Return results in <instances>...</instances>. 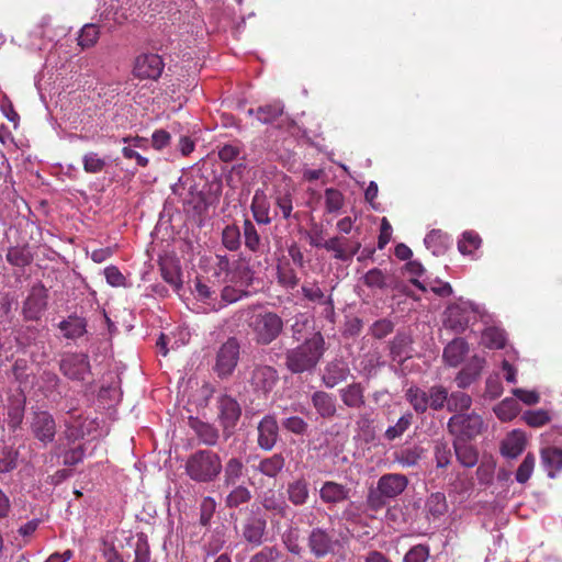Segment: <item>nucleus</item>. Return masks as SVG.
Segmentation results:
<instances>
[{"label":"nucleus","mask_w":562,"mask_h":562,"mask_svg":"<svg viewBox=\"0 0 562 562\" xmlns=\"http://www.w3.org/2000/svg\"><path fill=\"white\" fill-rule=\"evenodd\" d=\"M90 361L86 353L75 352L63 356L59 370L70 380L83 381L90 373Z\"/></svg>","instance_id":"obj_10"},{"label":"nucleus","mask_w":562,"mask_h":562,"mask_svg":"<svg viewBox=\"0 0 562 562\" xmlns=\"http://www.w3.org/2000/svg\"><path fill=\"white\" fill-rule=\"evenodd\" d=\"M218 417L225 430L231 431L235 428L240 415L239 403L229 395H222L217 400Z\"/></svg>","instance_id":"obj_16"},{"label":"nucleus","mask_w":562,"mask_h":562,"mask_svg":"<svg viewBox=\"0 0 562 562\" xmlns=\"http://www.w3.org/2000/svg\"><path fill=\"white\" fill-rule=\"evenodd\" d=\"M193 294L195 299L206 305L204 308L205 312L209 311H218L223 308V304L217 302V293L214 289L202 282V280L196 279L193 286Z\"/></svg>","instance_id":"obj_25"},{"label":"nucleus","mask_w":562,"mask_h":562,"mask_svg":"<svg viewBox=\"0 0 562 562\" xmlns=\"http://www.w3.org/2000/svg\"><path fill=\"white\" fill-rule=\"evenodd\" d=\"M429 558L427 546L417 544L409 549L405 554L403 562H426Z\"/></svg>","instance_id":"obj_63"},{"label":"nucleus","mask_w":562,"mask_h":562,"mask_svg":"<svg viewBox=\"0 0 562 562\" xmlns=\"http://www.w3.org/2000/svg\"><path fill=\"white\" fill-rule=\"evenodd\" d=\"M223 486L231 487L235 486L240 482L244 476L245 465L240 458H229L225 465H223Z\"/></svg>","instance_id":"obj_30"},{"label":"nucleus","mask_w":562,"mask_h":562,"mask_svg":"<svg viewBox=\"0 0 562 562\" xmlns=\"http://www.w3.org/2000/svg\"><path fill=\"white\" fill-rule=\"evenodd\" d=\"M99 27L94 23H89L82 26L78 36V45L81 48H89L93 46L99 38Z\"/></svg>","instance_id":"obj_57"},{"label":"nucleus","mask_w":562,"mask_h":562,"mask_svg":"<svg viewBox=\"0 0 562 562\" xmlns=\"http://www.w3.org/2000/svg\"><path fill=\"white\" fill-rule=\"evenodd\" d=\"M480 307L470 301L459 300L447 307L445 313V326L456 333H462L469 324L476 319Z\"/></svg>","instance_id":"obj_3"},{"label":"nucleus","mask_w":562,"mask_h":562,"mask_svg":"<svg viewBox=\"0 0 562 562\" xmlns=\"http://www.w3.org/2000/svg\"><path fill=\"white\" fill-rule=\"evenodd\" d=\"M342 403L351 408H359L364 404L363 387L360 383H351L339 390Z\"/></svg>","instance_id":"obj_39"},{"label":"nucleus","mask_w":562,"mask_h":562,"mask_svg":"<svg viewBox=\"0 0 562 562\" xmlns=\"http://www.w3.org/2000/svg\"><path fill=\"white\" fill-rule=\"evenodd\" d=\"M31 430L34 437L43 445H48L54 441L56 435V423L53 415L46 411H38L34 413Z\"/></svg>","instance_id":"obj_14"},{"label":"nucleus","mask_w":562,"mask_h":562,"mask_svg":"<svg viewBox=\"0 0 562 562\" xmlns=\"http://www.w3.org/2000/svg\"><path fill=\"white\" fill-rule=\"evenodd\" d=\"M165 68V63L158 54H140L136 57L133 75L138 79L157 80Z\"/></svg>","instance_id":"obj_12"},{"label":"nucleus","mask_w":562,"mask_h":562,"mask_svg":"<svg viewBox=\"0 0 562 562\" xmlns=\"http://www.w3.org/2000/svg\"><path fill=\"white\" fill-rule=\"evenodd\" d=\"M48 305V291L41 282L35 283L22 305V315L25 321H38Z\"/></svg>","instance_id":"obj_8"},{"label":"nucleus","mask_w":562,"mask_h":562,"mask_svg":"<svg viewBox=\"0 0 562 562\" xmlns=\"http://www.w3.org/2000/svg\"><path fill=\"white\" fill-rule=\"evenodd\" d=\"M278 282L285 288L294 289L299 284V277L289 263H281L277 269Z\"/></svg>","instance_id":"obj_54"},{"label":"nucleus","mask_w":562,"mask_h":562,"mask_svg":"<svg viewBox=\"0 0 562 562\" xmlns=\"http://www.w3.org/2000/svg\"><path fill=\"white\" fill-rule=\"evenodd\" d=\"M260 504L267 512L280 518H285L290 510L283 496L274 490L263 492Z\"/></svg>","instance_id":"obj_23"},{"label":"nucleus","mask_w":562,"mask_h":562,"mask_svg":"<svg viewBox=\"0 0 562 562\" xmlns=\"http://www.w3.org/2000/svg\"><path fill=\"white\" fill-rule=\"evenodd\" d=\"M535 463H536V459L531 453H528L524 458V460L519 464V467L516 471V475H515V479L518 483L524 484L530 479V476L533 472V469H535Z\"/></svg>","instance_id":"obj_60"},{"label":"nucleus","mask_w":562,"mask_h":562,"mask_svg":"<svg viewBox=\"0 0 562 562\" xmlns=\"http://www.w3.org/2000/svg\"><path fill=\"white\" fill-rule=\"evenodd\" d=\"M350 374L348 363L342 359H334L326 363L322 373V382L327 389H333L347 380Z\"/></svg>","instance_id":"obj_18"},{"label":"nucleus","mask_w":562,"mask_h":562,"mask_svg":"<svg viewBox=\"0 0 562 562\" xmlns=\"http://www.w3.org/2000/svg\"><path fill=\"white\" fill-rule=\"evenodd\" d=\"M285 459L281 453H274L268 458L262 459L257 465V471L262 475L274 479L283 470Z\"/></svg>","instance_id":"obj_38"},{"label":"nucleus","mask_w":562,"mask_h":562,"mask_svg":"<svg viewBox=\"0 0 562 562\" xmlns=\"http://www.w3.org/2000/svg\"><path fill=\"white\" fill-rule=\"evenodd\" d=\"M484 422L476 413L454 414L448 420L449 431L456 436L454 440H469L482 432Z\"/></svg>","instance_id":"obj_6"},{"label":"nucleus","mask_w":562,"mask_h":562,"mask_svg":"<svg viewBox=\"0 0 562 562\" xmlns=\"http://www.w3.org/2000/svg\"><path fill=\"white\" fill-rule=\"evenodd\" d=\"M243 231L245 247L254 254H263L266 246L255 224L250 220L244 221Z\"/></svg>","instance_id":"obj_34"},{"label":"nucleus","mask_w":562,"mask_h":562,"mask_svg":"<svg viewBox=\"0 0 562 562\" xmlns=\"http://www.w3.org/2000/svg\"><path fill=\"white\" fill-rule=\"evenodd\" d=\"M49 32H50V30L48 29L47 23H42V24L35 26L30 34V37H31L30 47L32 49H37V50L46 49L47 45H48V43L46 42V38L48 40V42H52V37L48 36Z\"/></svg>","instance_id":"obj_49"},{"label":"nucleus","mask_w":562,"mask_h":562,"mask_svg":"<svg viewBox=\"0 0 562 562\" xmlns=\"http://www.w3.org/2000/svg\"><path fill=\"white\" fill-rule=\"evenodd\" d=\"M326 351L325 339L321 333H314L301 345L285 353V366L292 373L313 371Z\"/></svg>","instance_id":"obj_1"},{"label":"nucleus","mask_w":562,"mask_h":562,"mask_svg":"<svg viewBox=\"0 0 562 562\" xmlns=\"http://www.w3.org/2000/svg\"><path fill=\"white\" fill-rule=\"evenodd\" d=\"M424 244L434 256L438 257L443 255L448 249L449 237L439 229H432L426 235Z\"/></svg>","instance_id":"obj_40"},{"label":"nucleus","mask_w":562,"mask_h":562,"mask_svg":"<svg viewBox=\"0 0 562 562\" xmlns=\"http://www.w3.org/2000/svg\"><path fill=\"white\" fill-rule=\"evenodd\" d=\"M250 326L256 341L261 345H269L282 333L283 321L278 314L266 312L257 314Z\"/></svg>","instance_id":"obj_4"},{"label":"nucleus","mask_w":562,"mask_h":562,"mask_svg":"<svg viewBox=\"0 0 562 562\" xmlns=\"http://www.w3.org/2000/svg\"><path fill=\"white\" fill-rule=\"evenodd\" d=\"M282 426L285 430L299 436L305 435L308 428V424L299 416H290L283 419Z\"/></svg>","instance_id":"obj_62"},{"label":"nucleus","mask_w":562,"mask_h":562,"mask_svg":"<svg viewBox=\"0 0 562 562\" xmlns=\"http://www.w3.org/2000/svg\"><path fill=\"white\" fill-rule=\"evenodd\" d=\"M106 166V159L95 151H88L82 156V167L87 173L102 172Z\"/></svg>","instance_id":"obj_51"},{"label":"nucleus","mask_w":562,"mask_h":562,"mask_svg":"<svg viewBox=\"0 0 562 562\" xmlns=\"http://www.w3.org/2000/svg\"><path fill=\"white\" fill-rule=\"evenodd\" d=\"M485 364V359L479 356H473L467 366L459 371L456 376L458 387L465 389L470 386L481 374Z\"/></svg>","instance_id":"obj_22"},{"label":"nucleus","mask_w":562,"mask_h":562,"mask_svg":"<svg viewBox=\"0 0 562 562\" xmlns=\"http://www.w3.org/2000/svg\"><path fill=\"white\" fill-rule=\"evenodd\" d=\"M222 470L223 463L218 453L207 449L191 453L184 464L186 474L195 483H212Z\"/></svg>","instance_id":"obj_2"},{"label":"nucleus","mask_w":562,"mask_h":562,"mask_svg":"<svg viewBox=\"0 0 562 562\" xmlns=\"http://www.w3.org/2000/svg\"><path fill=\"white\" fill-rule=\"evenodd\" d=\"M413 414L407 412L402 415L395 425L389 426L384 432V438L389 441H393L400 438L412 425Z\"/></svg>","instance_id":"obj_50"},{"label":"nucleus","mask_w":562,"mask_h":562,"mask_svg":"<svg viewBox=\"0 0 562 562\" xmlns=\"http://www.w3.org/2000/svg\"><path fill=\"white\" fill-rule=\"evenodd\" d=\"M133 562H155L151 559L148 539L145 533L137 536Z\"/></svg>","instance_id":"obj_58"},{"label":"nucleus","mask_w":562,"mask_h":562,"mask_svg":"<svg viewBox=\"0 0 562 562\" xmlns=\"http://www.w3.org/2000/svg\"><path fill=\"white\" fill-rule=\"evenodd\" d=\"M407 484L408 480L403 474H384L378 481L376 491L369 494L368 501L374 507L381 506L382 498H395L405 491Z\"/></svg>","instance_id":"obj_5"},{"label":"nucleus","mask_w":562,"mask_h":562,"mask_svg":"<svg viewBox=\"0 0 562 562\" xmlns=\"http://www.w3.org/2000/svg\"><path fill=\"white\" fill-rule=\"evenodd\" d=\"M494 413L503 422L512 420L519 413L517 400L512 397L504 398L494 407Z\"/></svg>","instance_id":"obj_47"},{"label":"nucleus","mask_w":562,"mask_h":562,"mask_svg":"<svg viewBox=\"0 0 562 562\" xmlns=\"http://www.w3.org/2000/svg\"><path fill=\"white\" fill-rule=\"evenodd\" d=\"M405 397L414 411L419 414L425 413L429 407L428 393L418 386H409L406 390Z\"/></svg>","instance_id":"obj_44"},{"label":"nucleus","mask_w":562,"mask_h":562,"mask_svg":"<svg viewBox=\"0 0 562 562\" xmlns=\"http://www.w3.org/2000/svg\"><path fill=\"white\" fill-rule=\"evenodd\" d=\"M412 283L422 291H431L439 296H449L452 294V288L450 283L441 280H434L428 283L418 279H412Z\"/></svg>","instance_id":"obj_48"},{"label":"nucleus","mask_w":562,"mask_h":562,"mask_svg":"<svg viewBox=\"0 0 562 562\" xmlns=\"http://www.w3.org/2000/svg\"><path fill=\"white\" fill-rule=\"evenodd\" d=\"M189 425L201 443L205 446H215L217 443L220 434L213 425L193 417L190 418Z\"/></svg>","instance_id":"obj_27"},{"label":"nucleus","mask_w":562,"mask_h":562,"mask_svg":"<svg viewBox=\"0 0 562 562\" xmlns=\"http://www.w3.org/2000/svg\"><path fill=\"white\" fill-rule=\"evenodd\" d=\"M250 209L255 221L259 225H269L271 223L270 202L262 190H256Z\"/></svg>","instance_id":"obj_26"},{"label":"nucleus","mask_w":562,"mask_h":562,"mask_svg":"<svg viewBox=\"0 0 562 562\" xmlns=\"http://www.w3.org/2000/svg\"><path fill=\"white\" fill-rule=\"evenodd\" d=\"M283 104L280 101H276L270 104L259 106L257 110L249 109L248 115H256L257 120L262 124L273 123L282 113Z\"/></svg>","instance_id":"obj_35"},{"label":"nucleus","mask_w":562,"mask_h":562,"mask_svg":"<svg viewBox=\"0 0 562 562\" xmlns=\"http://www.w3.org/2000/svg\"><path fill=\"white\" fill-rule=\"evenodd\" d=\"M288 499L294 506H303L310 498V485L304 477L290 482L286 486Z\"/></svg>","instance_id":"obj_29"},{"label":"nucleus","mask_w":562,"mask_h":562,"mask_svg":"<svg viewBox=\"0 0 562 562\" xmlns=\"http://www.w3.org/2000/svg\"><path fill=\"white\" fill-rule=\"evenodd\" d=\"M472 405V398L464 392L457 391L448 395L447 408L450 412L468 411Z\"/></svg>","instance_id":"obj_53"},{"label":"nucleus","mask_w":562,"mask_h":562,"mask_svg":"<svg viewBox=\"0 0 562 562\" xmlns=\"http://www.w3.org/2000/svg\"><path fill=\"white\" fill-rule=\"evenodd\" d=\"M301 290L304 299L324 306L323 315L325 318L329 321L334 319L335 310L333 297L331 295H326L318 286L317 282L304 284Z\"/></svg>","instance_id":"obj_19"},{"label":"nucleus","mask_w":562,"mask_h":562,"mask_svg":"<svg viewBox=\"0 0 562 562\" xmlns=\"http://www.w3.org/2000/svg\"><path fill=\"white\" fill-rule=\"evenodd\" d=\"M266 528L267 521L263 518L249 517L243 526V537L248 543L258 547L263 542Z\"/></svg>","instance_id":"obj_24"},{"label":"nucleus","mask_w":562,"mask_h":562,"mask_svg":"<svg viewBox=\"0 0 562 562\" xmlns=\"http://www.w3.org/2000/svg\"><path fill=\"white\" fill-rule=\"evenodd\" d=\"M469 351L468 342L463 338H456L443 349V360L449 367L459 366Z\"/></svg>","instance_id":"obj_28"},{"label":"nucleus","mask_w":562,"mask_h":562,"mask_svg":"<svg viewBox=\"0 0 562 562\" xmlns=\"http://www.w3.org/2000/svg\"><path fill=\"white\" fill-rule=\"evenodd\" d=\"M279 380L278 371L271 366H256L250 374L249 383L254 392L267 395Z\"/></svg>","instance_id":"obj_13"},{"label":"nucleus","mask_w":562,"mask_h":562,"mask_svg":"<svg viewBox=\"0 0 562 562\" xmlns=\"http://www.w3.org/2000/svg\"><path fill=\"white\" fill-rule=\"evenodd\" d=\"M257 431L258 446L265 451L272 450L279 439L277 417L272 414L265 415L257 426Z\"/></svg>","instance_id":"obj_15"},{"label":"nucleus","mask_w":562,"mask_h":562,"mask_svg":"<svg viewBox=\"0 0 562 562\" xmlns=\"http://www.w3.org/2000/svg\"><path fill=\"white\" fill-rule=\"evenodd\" d=\"M122 143L124 144L122 155L125 159H134L136 165L142 168L148 166V158L138 151L148 149L149 142L147 138L142 136H126L122 138Z\"/></svg>","instance_id":"obj_17"},{"label":"nucleus","mask_w":562,"mask_h":562,"mask_svg":"<svg viewBox=\"0 0 562 562\" xmlns=\"http://www.w3.org/2000/svg\"><path fill=\"white\" fill-rule=\"evenodd\" d=\"M280 558V551L276 547H265L254 554L249 562H277Z\"/></svg>","instance_id":"obj_64"},{"label":"nucleus","mask_w":562,"mask_h":562,"mask_svg":"<svg viewBox=\"0 0 562 562\" xmlns=\"http://www.w3.org/2000/svg\"><path fill=\"white\" fill-rule=\"evenodd\" d=\"M241 234L236 225H227L222 232V243L231 251H235L240 247Z\"/></svg>","instance_id":"obj_56"},{"label":"nucleus","mask_w":562,"mask_h":562,"mask_svg":"<svg viewBox=\"0 0 562 562\" xmlns=\"http://www.w3.org/2000/svg\"><path fill=\"white\" fill-rule=\"evenodd\" d=\"M481 237L477 233L467 231L458 241V249L464 256H470L481 246Z\"/></svg>","instance_id":"obj_52"},{"label":"nucleus","mask_w":562,"mask_h":562,"mask_svg":"<svg viewBox=\"0 0 562 562\" xmlns=\"http://www.w3.org/2000/svg\"><path fill=\"white\" fill-rule=\"evenodd\" d=\"M58 327L64 337L68 339L79 338L86 333V322L78 316H69L67 319L61 321Z\"/></svg>","instance_id":"obj_41"},{"label":"nucleus","mask_w":562,"mask_h":562,"mask_svg":"<svg viewBox=\"0 0 562 562\" xmlns=\"http://www.w3.org/2000/svg\"><path fill=\"white\" fill-rule=\"evenodd\" d=\"M429 407L434 411L441 409L445 404H448V391L442 385H434L428 391Z\"/></svg>","instance_id":"obj_55"},{"label":"nucleus","mask_w":562,"mask_h":562,"mask_svg":"<svg viewBox=\"0 0 562 562\" xmlns=\"http://www.w3.org/2000/svg\"><path fill=\"white\" fill-rule=\"evenodd\" d=\"M481 344L490 349H501L505 347L506 334L504 329L491 326L482 331Z\"/></svg>","instance_id":"obj_42"},{"label":"nucleus","mask_w":562,"mask_h":562,"mask_svg":"<svg viewBox=\"0 0 562 562\" xmlns=\"http://www.w3.org/2000/svg\"><path fill=\"white\" fill-rule=\"evenodd\" d=\"M86 422L87 419L77 411H69L64 419L66 438L76 441L89 434L90 428L86 426Z\"/></svg>","instance_id":"obj_21"},{"label":"nucleus","mask_w":562,"mask_h":562,"mask_svg":"<svg viewBox=\"0 0 562 562\" xmlns=\"http://www.w3.org/2000/svg\"><path fill=\"white\" fill-rule=\"evenodd\" d=\"M312 404L316 413L323 418H331L336 414L335 397L324 391H316L312 395Z\"/></svg>","instance_id":"obj_31"},{"label":"nucleus","mask_w":562,"mask_h":562,"mask_svg":"<svg viewBox=\"0 0 562 562\" xmlns=\"http://www.w3.org/2000/svg\"><path fill=\"white\" fill-rule=\"evenodd\" d=\"M454 454L459 463L465 468H473L479 461L476 449L469 445L467 440L453 441Z\"/></svg>","instance_id":"obj_33"},{"label":"nucleus","mask_w":562,"mask_h":562,"mask_svg":"<svg viewBox=\"0 0 562 562\" xmlns=\"http://www.w3.org/2000/svg\"><path fill=\"white\" fill-rule=\"evenodd\" d=\"M541 463L548 476L553 479L562 470V450L547 447L541 450Z\"/></svg>","instance_id":"obj_32"},{"label":"nucleus","mask_w":562,"mask_h":562,"mask_svg":"<svg viewBox=\"0 0 562 562\" xmlns=\"http://www.w3.org/2000/svg\"><path fill=\"white\" fill-rule=\"evenodd\" d=\"M18 452L5 447L0 451V473H8L16 468Z\"/></svg>","instance_id":"obj_61"},{"label":"nucleus","mask_w":562,"mask_h":562,"mask_svg":"<svg viewBox=\"0 0 562 562\" xmlns=\"http://www.w3.org/2000/svg\"><path fill=\"white\" fill-rule=\"evenodd\" d=\"M350 497V488L335 481H326L319 488V498L326 505H337Z\"/></svg>","instance_id":"obj_20"},{"label":"nucleus","mask_w":562,"mask_h":562,"mask_svg":"<svg viewBox=\"0 0 562 562\" xmlns=\"http://www.w3.org/2000/svg\"><path fill=\"white\" fill-rule=\"evenodd\" d=\"M307 544L311 553L315 558L321 559L328 554H333L339 546V540L337 539L334 530L316 527L311 530Z\"/></svg>","instance_id":"obj_9"},{"label":"nucleus","mask_w":562,"mask_h":562,"mask_svg":"<svg viewBox=\"0 0 562 562\" xmlns=\"http://www.w3.org/2000/svg\"><path fill=\"white\" fill-rule=\"evenodd\" d=\"M313 247L324 248L334 254V258L340 261H349L361 248L359 240H349L345 237L334 236L324 243L313 241Z\"/></svg>","instance_id":"obj_11"},{"label":"nucleus","mask_w":562,"mask_h":562,"mask_svg":"<svg viewBox=\"0 0 562 562\" xmlns=\"http://www.w3.org/2000/svg\"><path fill=\"white\" fill-rule=\"evenodd\" d=\"M423 456V448L415 446L404 448L394 453V461L403 468H412L418 464Z\"/></svg>","instance_id":"obj_45"},{"label":"nucleus","mask_w":562,"mask_h":562,"mask_svg":"<svg viewBox=\"0 0 562 562\" xmlns=\"http://www.w3.org/2000/svg\"><path fill=\"white\" fill-rule=\"evenodd\" d=\"M232 490L225 497V505L228 508H237L251 499V492L243 484L231 486Z\"/></svg>","instance_id":"obj_46"},{"label":"nucleus","mask_w":562,"mask_h":562,"mask_svg":"<svg viewBox=\"0 0 562 562\" xmlns=\"http://www.w3.org/2000/svg\"><path fill=\"white\" fill-rule=\"evenodd\" d=\"M5 259L11 266L24 268L32 262L33 256L27 246H13L8 249Z\"/></svg>","instance_id":"obj_43"},{"label":"nucleus","mask_w":562,"mask_h":562,"mask_svg":"<svg viewBox=\"0 0 562 562\" xmlns=\"http://www.w3.org/2000/svg\"><path fill=\"white\" fill-rule=\"evenodd\" d=\"M25 395L18 391L9 402V411H8V417H9V425L13 429L18 428L23 419L24 416V409H25Z\"/></svg>","instance_id":"obj_36"},{"label":"nucleus","mask_w":562,"mask_h":562,"mask_svg":"<svg viewBox=\"0 0 562 562\" xmlns=\"http://www.w3.org/2000/svg\"><path fill=\"white\" fill-rule=\"evenodd\" d=\"M525 436L520 431L510 432L502 443V454L509 459L517 458L525 449Z\"/></svg>","instance_id":"obj_37"},{"label":"nucleus","mask_w":562,"mask_h":562,"mask_svg":"<svg viewBox=\"0 0 562 562\" xmlns=\"http://www.w3.org/2000/svg\"><path fill=\"white\" fill-rule=\"evenodd\" d=\"M240 346L236 338H228L221 345L216 352L215 364L213 367L218 378L231 376L239 361Z\"/></svg>","instance_id":"obj_7"},{"label":"nucleus","mask_w":562,"mask_h":562,"mask_svg":"<svg viewBox=\"0 0 562 562\" xmlns=\"http://www.w3.org/2000/svg\"><path fill=\"white\" fill-rule=\"evenodd\" d=\"M344 205L342 193L334 188L325 190V206L328 213L338 212Z\"/></svg>","instance_id":"obj_59"}]
</instances>
